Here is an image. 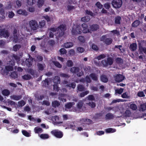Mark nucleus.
Segmentation results:
<instances>
[{
  "label": "nucleus",
  "instance_id": "1",
  "mask_svg": "<svg viewBox=\"0 0 146 146\" xmlns=\"http://www.w3.org/2000/svg\"><path fill=\"white\" fill-rule=\"evenodd\" d=\"M66 30V27L65 25H61L58 28H52L49 29L48 33H49V36L50 37H53L54 35L58 34L59 37H61L64 34V31Z\"/></svg>",
  "mask_w": 146,
  "mask_h": 146
},
{
  "label": "nucleus",
  "instance_id": "2",
  "mask_svg": "<svg viewBox=\"0 0 146 146\" xmlns=\"http://www.w3.org/2000/svg\"><path fill=\"white\" fill-rule=\"evenodd\" d=\"M29 26L27 23L25 24L24 26L26 30H29V27L31 29L33 30H36L37 29L38 26L37 22L35 20H31L29 21Z\"/></svg>",
  "mask_w": 146,
  "mask_h": 146
},
{
  "label": "nucleus",
  "instance_id": "3",
  "mask_svg": "<svg viewBox=\"0 0 146 146\" xmlns=\"http://www.w3.org/2000/svg\"><path fill=\"white\" fill-rule=\"evenodd\" d=\"M9 65L5 67V69L7 72H8L11 71L13 69V66L15 65V63L12 61L9 62ZM3 66L2 65V62L0 60V72L2 74H4L6 73L5 70L3 69Z\"/></svg>",
  "mask_w": 146,
  "mask_h": 146
},
{
  "label": "nucleus",
  "instance_id": "4",
  "mask_svg": "<svg viewBox=\"0 0 146 146\" xmlns=\"http://www.w3.org/2000/svg\"><path fill=\"white\" fill-rule=\"evenodd\" d=\"M87 28V25L85 23L82 24V27H80L78 25L76 35L77 34H81L82 33H86L89 32V30Z\"/></svg>",
  "mask_w": 146,
  "mask_h": 146
},
{
  "label": "nucleus",
  "instance_id": "5",
  "mask_svg": "<svg viewBox=\"0 0 146 146\" xmlns=\"http://www.w3.org/2000/svg\"><path fill=\"white\" fill-rule=\"evenodd\" d=\"M51 133L56 137L61 138L63 136V133L58 129L54 130L51 131Z\"/></svg>",
  "mask_w": 146,
  "mask_h": 146
},
{
  "label": "nucleus",
  "instance_id": "6",
  "mask_svg": "<svg viewBox=\"0 0 146 146\" xmlns=\"http://www.w3.org/2000/svg\"><path fill=\"white\" fill-rule=\"evenodd\" d=\"M102 63L105 67L110 66L113 63L112 59L111 58H108L107 60H104L102 61Z\"/></svg>",
  "mask_w": 146,
  "mask_h": 146
},
{
  "label": "nucleus",
  "instance_id": "7",
  "mask_svg": "<svg viewBox=\"0 0 146 146\" xmlns=\"http://www.w3.org/2000/svg\"><path fill=\"white\" fill-rule=\"evenodd\" d=\"M121 0H113L112 2V5L113 7L115 8H119L122 5Z\"/></svg>",
  "mask_w": 146,
  "mask_h": 146
},
{
  "label": "nucleus",
  "instance_id": "8",
  "mask_svg": "<svg viewBox=\"0 0 146 146\" xmlns=\"http://www.w3.org/2000/svg\"><path fill=\"white\" fill-rule=\"evenodd\" d=\"M101 40L105 42L106 44L109 45L112 42V40L111 38H106L105 36H102L100 38Z\"/></svg>",
  "mask_w": 146,
  "mask_h": 146
},
{
  "label": "nucleus",
  "instance_id": "9",
  "mask_svg": "<svg viewBox=\"0 0 146 146\" xmlns=\"http://www.w3.org/2000/svg\"><path fill=\"white\" fill-rule=\"evenodd\" d=\"M9 36V33L7 31H4V29H1V27L0 26V37L3 36L5 38L8 37Z\"/></svg>",
  "mask_w": 146,
  "mask_h": 146
},
{
  "label": "nucleus",
  "instance_id": "10",
  "mask_svg": "<svg viewBox=\"0 0 146 146\" xmlns=\"http://www.w3.org/2000/svg\"><path fill=\"white\" fill-rule=\"evenodd\" d=\"M124 78L125 77L120 74H116L114 76V79L117 82H118L122 81Z\"/></svg>",
  "mask_w": 146,
  "mask_h": 146
},
{
  "label": "nucleus",
  "instance_id": "11",
  "mask_svg": "<svg viewBox=\"0 0 146 146\" xmlns=\"http://www.w3.org/2000/svg\"><path fill=\"white\" fill-rule=\"evenodd\" d=\"M143 42V41L142 40L139 42L138 45L139 50L140 52H143L144 53L146 54V48H143L142 47Z\"/></svg>",
  "mask_w": 146,
  "mask_h": 146
},
{
  "label": "nucleus",
  "instance_id": "12",
  "mask_svg": "<svg viewBox=\"0 0 146 146\" xmlns=\"http://www.w3.org/2000/svg\"><path fill=\"white\" fill-rule=\"evenodd\" d=\"M33 62V58H30L26 60L25 63L28 67H30L32 65V63Z\"/></svg>",
  "mask_w": 146,
  "mask_h": 146
},
{
  "label": "nucleus",
  "instance_id": "13",
  "mask_svg": "<svg viewBox=\"0 0 146 146\" xmlns=\"http://www.w3.org/2000/svg\"><path fill=\"white\" fill-rule=\"evenodd\" d=\"M74 3L71 0H69L68 2V5L67 7V9L70 11L74 8V7L73 6L71 5L73 4Z\"/></svg>",
  "mask_w": 146,
  "mask_h": 146
},
{
  "label": "nucleus",
  "instance_id": "14",
  "mask_svg": "<svg viewBox=\"0 0 146 146\" xmlns=\"http://www.w3.org/2000/svg\"><path fill=\"white\" fill-rule=\"evenodd\" d=\"M51 81L50 79H46L42 82L43 85L45 86H47L51 82Z\"/></svg>",
  "mask_w": 146,
  "mask_h": 146
},
{
  "label": "nucleus",
  "instance_id": "15",
  "mask_svg": "<svg viewBox=\"0 0 146 146\" xmlns=\"http://www.w3.org/2000/svg\"><path fill=\"white\" fill-rule=\"evenodd\" d=\"M137 45L136 43H133L130 45L129 48L132 51L135 50L137 48Z\"/></svg>",
  "mask_w": 146,
  "mask_h": 146
},
{
  "label": "nucleus",
  "instance_id": "16",
  "mask_svg": "<svg viewBox=\"0 0 146 146\" xmlns=\"http://www.w3.org/2000/svg\"><path fill=\"white\" fill-rule=\"evenodd\" d=\"M75 104V103L73 102H69L67 103L65 105V110L68 111V110L72 106Z\"/></svg>",
  "mask_w": 146,
  "mask_h": 146
},
{
  "label": "nucleus",
  "instance_id": "17",
  "mask_svg": "<svg viewBox=\"0 0 146 146\" xmlns=\"http://www.w3.org/2000/svg\"><path fill=\"white\" fill-rule=\"evenodd\" d=\"M83 105V103L82 101L79 102L77 104V109L80 111H83L82 106Z\"/></svg>",
  "mask_w": 146,
  "mask_h": 146
},
{
  "label": "nucleus",
  "instance_id": "18",
  "mask_svg": "<svg viewBox=\"0 0 146 146\" xmlns=\"http://www.w3.org/2000/svg\"><path fill=\"white\" fill-rule=\"evenodd\" d=\"M17 13L19 14L23 15L25 16L27 15H28L27 12L26 11L22 9H19L18 10Z\"/></svg>",
  "mask_w": 146,
  "mask_h": 146
},
{
  "label": "nucleus",
  "instance_id": "19",
  "mask_svg": "<svg viewBox=\"0 0 146 146\" xmlns=\"http://www.w3.org/2000/svg\"><path fill=\"white\" fill-rule=\"evenodd\" d=\"M59 117L57 116H54L52 117V120L54 123H62V122H59L58 121L59 120Z\"/></svg>",
  "mask_w": 146,
  "mask_h": 146
},
{
  "label": "nucleus",
  "instance_id": "20",
  "mask_svg": "<svg viewBox=\"0 0 146 146\" xmlns=\"http://www.w3.org/2000/svg\"><path fill=\"white\" fill-rule=\"evenodd\" d=\"M34 131L36 133H42L43 130L40 127H36L34 128Z\"/></svg>",
  "mask_w": 146,
  "mask_h": 146
},
{
  "label": "nucleus",
  "instance_id": "21",
  "mask_svg": "<svg viewBox=\"0 0 146 146\" xmlns=\"http://www.w3.org/2000/svg\"><path fill=\"white\" fill-rule=\"evenodd\" d=\"M146 110V103L141 105L139 108V111H144Z\"/></svg>",
  "mask_w": 146,
  "mask_h": 146
},
{
  "label": "nucleus",
  "instance_id": "22",
  "mask_svg": "<svg viewBox=\"0 0 146 146\" xmlns=\"http://www.w3.org/2000/svg\"><path fill=\"white\" fill-rule=\"evenodd\" d=\"M73 45V43L72 42H68L64 44V47L66 48H68L72 47Z\"/></svg>",
  "mask_w": 146,
  "mask_h": 146
},
{
  "label": "nucleus",
  "instance_id": "23",
  "mask_svg": "<svg viewBox=\"0 0 146 146\" xmlns=\"http://www.w3.org/2000/svg\"><path fill=\"white\" fill-rule=\"evenodd\" d=\"M67 96L66 95L62 94L59 97V99L63 102H66V98Z\"/></svg>",
  "mask_w": 146,
  "mask_h": 146
},
{
  "label": "nucleus",
  "instance_id": "24",
  "mask_svg": "<svg viewBox=\"0 0 146 146\" xmlns=\"http://www.w3.org/2000/svg\"><path fill=\"white\" fill-rule=\"evenodd\" d=\"M77 25H74L73 26L71 31L72 35H76V30H77Z\"/></svg>",
  "mask_w": 146,
  "mask_h": 146
},
{
  "label": "nucleus",
  "instance_id": "25",
  "mask_svg": "<svg viewBox=\"0 0 146 146\" xmlns=\"http://www.w3.org/2000/svg\"><path fill=\"white\" fill-rule=\"evenodd\" d=\"M10 98L11 99L16 100H20L21 98V96H17L12 95L10 96Z\"/></svg>",
  "mask_w": 146,
  "mask_h": 146
},
{
  "label": "nucleus",
  "instance_id": "26",
  "mask_svg": "<svg viewBox=\"0 0 146 146\" xmlns=\"http://www.w3.org/2000/svg\"><path fill=\"white\" fill-rule=\"evenodd\" d=\"M101 80L103 82L106 83L108 81V79L105 75H103L101 77Z\"/></svg>",
  "mask_w": 146,
  "mask_h": 146
},
{
  "label": "nucleus",
  "instance_id": "27",
  "mask_svg": "<svg viewBox=\"0 0 146 146\" xmlns=\"http://www.w3.org/2000/svg\"><path fill=\"white\" fill-rule=\"evenodd\" d=\"M2 93L4 96H8L10 94V92L7 89H5L2 91Z\"/></svg>",
  "mask_w": 146,
  "mask_h": 146
},
{
  "label": "nucleus",
  "instance_id": "28",
  "mask_svg": "<svg viewBox=\"0 0 146 146\" xmlns=\"http://www.w3.org/2000/svg\"><path fill=\"white\" fill-rule=\"evenodd\" d=\"M39 135L41 138L43 139H48L49 137L48 135L47 134H42Z\"/></svg>",
  "mask_w": 146,
  "mask_h": 146
},
{
  "label": "nucleus",
  "instance_id": "29",
  "mask_svg": "<svg viewBox=\"0 0 146 146\" xmlns=\"http://www.w3.org/2000/svg\"><path fill=\"white\" fill-rule=\"evenodd\" d=\"M79 70V68L78 67H73L71 68L70 71L71 72L75 73L78 72Z\"/></svg>",
  "mask_w": 146,
  "mask_h": 146
},
{
  "label": "nucleus",
  "instance_id": "30",
  "mask_svg": "<svg viewBox=\"0 0 146 146\" xmlns=\"http://www.w3.org/2000/svg\"><path fill=\"white\" fill-rule=\"evenodd\" d=\"M85 81L87 82L90 83L91 82V80L89 78V77L87 76L85 78V80H84V79H82L80 80V82H84Z\"/></svg>",
  "mask_w": 146,
  "mask_h": 146
},
{
  "label": "nucleus",
  "instance_id": "31",
  "mask_svg": "<svg viewBox=\"0 0 146 146\" xmlns=\"http://www.w3.org/2000/svg\"><path fill=\"white\" fill-rule=\"evenodd\" d=\"M21 5V2L19 1H17L15 3V7L16 8H18L20 7Z\"/></svg>",
  "mask_w": 146,
  "mask_h": 146
},
{
  "label": "nucleus",
  "instance_id": "32",
  "mask_svg": "<svg viewBox=\"0 0 146 146\" xmlns=\"http://www.w3.org/2000/svg\"><path fill=\"white\" fill-rule=\"evenodd\" d=\"M106 119H113L114 117L113 115L111 113H108L106 115Z\"/></svg>",
  "mask_w": 146,
  "mask_h": 146
},
{
  "label": "nucleus",
  "instance_id": "33",
  "mask_svg": "<svg viewBox=\"0 0 146 146\" xmlns=\"http://www.w3.org/2000/svg\"><path fill=\"white\" fill-rule=\"evenodd\" d=\"M45 25V21L44 20H42L39 23V27L40 28L43 27Z\"/></svg>",
  "mask_w": 146,
  "mask_h": 146
},
{
  "label": "nucleus",
  "instance_id": "34",
  "mask_svg": "<svg viewBox=\"0 0 146 146\" xmlns=\"http://www.w3.org/2000/svg\"><path fill=\"white\" fill-rule=\"evenodd\" d=\"M17 33V30L16 29H15L13 32L14 38L13 41H15V42H17L16 40L18 38H17V35L16 34Z\"/></svg>",
  "mask_w": 146,
  "mask_h": 146
},
{
  "label": "nucleus",
  "instance_id": "35",
  "mask_svg": "<svg viewBox=\"0 0 146 146\" xmlns=\"http://www.w3.org/2000/svg\"><path fill=\"white\" fill-rule=\"evenodd\" d=\"M53 82L55 84H59L60 82L59 77L58 76H55L53 80Z\"/></svg>",
  "mask_w": 146,
  "mask_h": 146
},
{
  "label": "nucleus",
  "instance_id": "36",
  "mask_svg": "<svg viewBox=\"0 0 146 146\" xmlns=\"http://www.w3.org/2000/svg\"><path fill=\"white\" fill-rule=\"evenodd\" d=\"M52 105L53 107L56 108L59 106L60 104L57 101H55L52 102Z\"/></svg>",
  "mask_w": 146,
  "mask_h": 146
},
{
  "label": "nucleus",
  "instance_id": "37",
  "mask_svg": "<svg viewBox=\"0 0 146 146\" xmlns=\"http://www.w3.org/2000/svg\"><path fill=\"white\" fill-rule=\"evenodd\" d=\"M92 79L94 80H98V76L94 74H92L90 75Z\"/></svg>",
  "mask_w": 146,
  "mask_h": 146
},
{
  "label": "nucleus",
  "instance_id": "38",
  "mask_svg": "<svg viewBox=\"0 0 146 146\" xmlns=\"http://www.w3.org/2000/svg\"><path fill=\"white\" fill-rule=\"evenodd\" d=\"M22 78L24 80H28L30 79L31 78V76L29 74H25L23 76Z\"/></svg>",
  "mask_w": 146,
  "mask_h": 146
},
{
  "label": "nucleus",
  "instance_id": "39",
  "mask_svg": "<svg viewBox=\"0 0 146 146\" xmlns=\"http://www.w3.org/2000/svg\"><path fill=\"white\" fill-rule=\"evenodd\" d=\"M130 108L133 110H135L137 109V107L136 105L134 104H132L130 106Z\"/></svg>",
  "mask_w": 146,
  "mask_h": 146
},
{
  "label": "nucleus",
  "instance_id": "40",
  "mask_svg": "<svg viewBox=\"0 0 146 146\" xmlns=\"http://www.w3.org/2000/svg\"><path fill=\"white\" fill-rule=\"evenodd\" d=\"M98 26L97 25H92L91 27V29L92 31L96 30L98 29Z\"/></svg>",
  "mask_w": 146,
  "mask_h": 146
},
{
  "label": "nucleus",
  "instance_id": "41",
  "mask_svg": "<svg viewBox=\"0 0 146 146\" xmlns=\"http://www.w3.org/2000/svg\"><path fill=\"white\" fill-rule=\"evenodd\" d=\"M90 19V18L88 16H86L81 18V20L85 22L89 21Z\"/></svg>",
  "mask_w": 146,
  "mask_h": 146
},
{
  "label": "nucleus",
  "instance_id": "42",
  "mask_svg": "<svg viewBox=\"0 0 146 146\" xmlns=\"http://www.w3.org/2000/svg\"><path fill=\"white\" fill-rule=\"evenodd\" d=\"M121 96L123 98H127L130 97V96L127 92H125L122 94Z\"/></svg>",
  "mask_w": 146,
  "mask_h": 146
},
{
  "label": "nucleus",
  "instance_id": "43",
  "mask_svg": "<svg viewBox=\"0 0 146 146\" xmlns=\"http://www.w3.org/2000/svg\"><path fill=\"white\" fill-rule=\"evenodd\" d=\"M121 19L120 17L117 16L115 18V22L116 24H119L120 23V21Z\"/></svg>",
  "mask_w": 146,
  "mask_h": 146
},
{
  "label": "nucleus",
  "instance_id": "44",
  "mask_svg": "<svg viewBox=\"0 0 146 146\" xmlns=\"http://www.w3.org/2000/svg\"><path fill=\"white\" fill-rule=\"evenodd\" d=\"M126 101L125 100L121 99H117L115 100L112 101V103H116L117 102H124Z\"/></svg>",
  "mask_w": 146,
  "mask_h": 146
},
{
  "label": "nucleus",
  "instance_id": "45",
  "mask_svg": "<svg viewBox=\"0 0 146 146\" xmlns=\"http://www.w3.org/2000/svg\"><path fill=\"white\" fill-rule=\"evenodd\" d=\"M21 47L20 45L16 44L13 47V50L15 51L18 50Z\"/></svg>",
  "mask_w": 146,
  "mask_h": 146
},
{
  "label": "nucleus",
  "instance_id": "46",
  "mask_svg": "<svg viewBox=\"0 0 146 146\" xmlns=\"http://www.w3.org/2000/svg\"><path fill=\"white\" fill-rule=\"evenodd\" d=\"M139 24V21L138 20H136L132 24V25L133 27H137Z\"/></svg>",
  "mask_w": 146,
  "mask_h": 146
},
{
  "label": "nucleus",
  "instance_id": "47",
  "mask_svg": "<svg viewBox=\"0 0 146 146\" xmlns=\"http://www.w3.org/2000/svg\"><path fill=\"white\" fill-rule=\"evenodd\" d=\"M123 89L122 88H120L119 89H116L115 90V93L121 94L123 92Z\"/></svg>",
  "mask_w": 146,
  "mask_h": 146
},
{
  "label": "nucleus",
  "instance_id": "48",
  "mask_svg": "<svg viewBox=\"0 0 146 146\" xmlns=\"http://www.w3.org/2000/svg\"><path fill=\"white\" fill-rule=\"evenodd\" d=\"M106 131L107 133H113L115 132L116 131V130L114 129L109 128L106 129Z\"/></svg>",
  "mask_w": 146,
  "mask_h": 146
},
{
  "label": "nucleus",
  "instance_id": "49",
  "mask_svg": "<svg viewBox=\"0 0 146 146\" xmlns=\"http://www.w3.org/2000/svg\"><path fill=\"white\" fill-rule=\"evenodd\" d=\"M44 3V0H38V7H41L43 4Z\"/></svg>",
  "mask_w": 146,
  "mask_h": 146
},
{
  "label": "nucleus",
  "instance_id": "50",
  "mask_svg": "<svg viewBox=\"0 0 146 146\" xmlns=\"http://www.w3.org/2000/svg\"><path fill=\"white\" fill-rule=\"evenodd\" d=\"M22 132L24 135L27 137H29L31 135L30 134L25 130H23L22 131Z\"/></svg>",
  "mask_w": 146,
  "mask_h": 146
},
{
  "label": "nucleus",
  "instance_id": "51",
  "mask_svg": "<svg viewBox=\"0 0 146 146\" xmlns=\"http://www.w3.org/2000/svg\"><path fill=\"white\" fill-rule=\"evenodd\" d=\"M13 59L17 61V63H19V61L20 57L18 56L15 54L13 55Z\"/></svg>",
  "mask_w": 146,
  "mask_h": 146
},
{
  "label": "nucleus",
  "instance_id": "52",
  "mask_svg": "<svg viewBox=\"0 0 146 146\" xmlns=\"http://www.w3.org/2000/svg\"><path fill=\"white\" fill-rule=\"evenodd\" d=\"M38 67L39 70H42L45 67V65L44 64H38Z\"/></svg>",
  "mask_w": 146,
  "mask_h": 146
},
{
  "label": "nucleus",
  "instance_id": "53",
  "mask_svg": "<svg viewBox=\"0 0 146 146\" xmlns=\"http://www.w3.org/2000/svg\"><path fill=\"white\" fill-rule=\"evenodd\" d=\"M11 77L13 78H17L18 77V75L16 72H12L11 75Z\"/></svg>",
  "mask_w": 146,
  "mask_h": 146
},
{
  "label": "nucleus",
  "instance_id": "54",
  "mask_svg": "<svg viewBox=\"0 0 146 146\" xmlns=\"http://www.w3.org/2000/svg\"><path fill=\"white\" fill-rule=\"evenodd\" d=\"M89 93V91H86L85 92H83L81 94L79 95V96L81 97H82L85 96L87 95Z\"/></svg>",
  "mask_w": 146,
  "mask_h": 146
},
{
  "label": "nucleus",
  "instance_id": "55",
  "mask_svg": "<svg viewBox=\"0 0 146 146\" xmlns=\"http://www.w3.org/2000/svg\"><path fill=\"white\" fill-rule=\"evenodd\" d=\"M106 57V56L104 54H101L99 56L97 57L96 58V59H98V60H100L102 59L105 58Z\"/></svg>",
  "mask_w": 146,
  "mask_h": 146
},
{
  "label": "nucleus",
  "instance_id": "56",
  "mask_svg": "<svg viewBox=\"0 0 146 146\" xmlns=\"http://www.w3.org/2000/svg\"><path fill=\"white\" fill-rule=\"evenodd\" d=\"M43 18L45 19L47 22H49L51 20V18L47 15L43 16Z\"/></svg>",
  "mask_w": 146,
  "mask_h": 146
},
{
  "label": "nucleus",
  "instance_id": "57",
  "mask_svg": "<svg viewBox=\"0 0 146 146\" xmlns=\"http://www.w3.org/2000/svg\"><path fill=\"white\" fill-rule=\"evenodd\" d=\"M53 63L54 65L56 67L60 68L62 67V65L60 63L57 61H54Z\"/></svg>",
  "mask_w": 146,
  "mask_h": 146
},
{
  "label": "nucleus",
  "instance_id": "58",
  "mask_svg": "<svg viewBox=\"0 0 146 146\" xmlns=\"http://www.w3.org/2000/svg\"><path fill=\"white\" fill-rule=\"evenodd\" d=\"M59 52L61 54H66L67 52L66 50L64 48H62L59 50Z\"/></svg>",
  "mask_w": 146,
  "mask_h": 146
},
{
  "label": "nucleus",
  "instance_id": "59",
  "mask_svg": "<svg viewBox=\"0 0 146 146\" xmlns=\"http://www.w3.org/2000/svg\"><path fill=\"white\" fill-rule=\"evenodd\" d=\"M66 65L68 67H71L73 66V63L71 60H68L67 61Z\"/></svg>",
  "mask_w": 146,
  "mask_h": 146
},
{
  "label": "nucleus",
  "instance_id": "60",
  "mask_svg": "<svg viewBox=\"0 0 146 146\" xmlns=\"http://www.w3.org/2000/svg\"><path fill=\"white\" fill-rule=\"evenodd\" d=\"M77 89L78 91H82L84 89V87L82 85H79L77 87Z\"/></svg>",
  "mask_w": 146,
  "mask_h": 146
},
{
  "label": "nucleus",
  "instance_id": "61",
  "mask_svg": "<svg viewBox=\"0 0 146 146\" xmlns=\"http://www.w3.org/2000/svg\"><path fill=\"white\" fill-rule=\"evenodd\" d=\"M77 50L79 53H82L84 51V49L83 48L81 47H78L77 48Z\"/></svg>",
  "mask_w": 146,
  "mask_h": 146
},
{
  "label": "nucleus",
  "instance_id": "62",
  "mask_svg": "<svg viewBox=\"0 0 146 146\" xmlns=\"http://www.w3.org/2000/svg\"><path fill=\"white\" fill-rule=\"evenodd\" d=\"M137 96L140 97H143L145 96V95L143 92L140 91L138 92Z\"/></svg>",
  "mask_w": 146,
  "mask_h": 146
},
{
  "label": "nucleus",
  "instance_id": "63",
  "mask_svg": "<svg viewBox=\"0 0 146 146\" xmlns=\"http://www.w3.org/2000/svg\"><path fill=\"white\" fill-rule=\"evenodd\" d=\"M35 2V0H27V3L30 5H32Z\"/></svg>",
  "mask_w": 146,
  "mask_h": 146
},
{
  "label": "nucleus",
  "instance_id": "64",
  "mask_svg": "<svg viewBox=\"0 0 146 146\" xmlns=\"http://www.w3.org/2000/svg\"><path fill=\"white\" fill-rule=\"evenodd\" d=\"M25 104V102L23 100L21 101L18 102V105L19 106H23Z\"/></svg>",
  "mask_w": 146,
  "mask_h": 146
}]
</instances>
